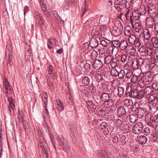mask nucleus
Masks as SVG:
<instances>
[{
	"label": "nucleus",
	"instance_id": "6ab92c4d",
	"mask_svg": "<svg viewBox=\"0 0 158 158\" xmlns=\"http://www.w3.org/2000/svg\"><path fill=\"white\" fill-rule=\"evenodd\" d=\"M107 73L104 70L101 69L100 70V73H99V78L100 81H104L105 79L107 78Z\"/></svg>",
	"mask_w": 158,
	"mask_h": 158
},
{
	"label": "nucleus",
	"instance_id": "c03bdc74",
	"mask_svg": "<svg viewBox=\"0 0 158 158\" xmlns=\"http://www.w3.org/2000/svg\"><path fill=\"white\" fill-rule=\"evenodd\" d=\"M108 18V17L107 13H105L101 15L99 18V21H100L102 22H105L106 20Z\"/></svg>",
	"mask_w": 158,
	"mask_h": 158
},
{
	"label": "nucleus",
	"instance_id": "aec40b11",
	"mask_svg": "<svg viewBox=\"0 0 158 158\" xmlns=\"http://www.w3.org/2000/svg\"><path fill=\"white\" fill-rule=\"evenodd\" d=\"M136 52L135 48L132 45H129L127 49V52L129 54L131 55H134Z\"/></svg>",
	"mask_w": 158,
	"mask_h": 158
},
{
	"label": "nucleus",
	"instance_id": "680f3d73",
	"mask_svg": "<svg viewBox=\"0 0 158 158\" xmlns=\"http://www.w3.org/2000/svg\"><path fill=\"white\" fill-rule=\"evenodd\" d=\"M88 5L86 4V1L85 2L84 6L83 7V11L81 16H82L87 12L88 8Z\"/></svg>",
	"mask_w": 158,
	"mask_h": 158
},
{
	"label": "nucleus",
	"instance_id": "052dcab7",
	"mask_svg": "<svg viewBox=\"0 0 158 158\" xmlns=\"http://www.w3.org/2000/svg\"><path fill=\"white\" fill-rule=\"evenodd\" d=\"M123 121L120 119H118L115 121V125L117 127H119L121 126Z\"/></svg>",
	"mask_w": 158,
	"mask_h": 158
},
{
	"label": "nucleus",
	"instance_id": "4be33fe9",
	"mask_svg": "<svg viewBox=\"0 0 158 158\" xmlns=\"http://www.w3.org/2000/svg\"><path fill=\"white\" fill-rule=\"evenodd\" d=\"M120 45L119 47L122 50H124L129 46L127 41L126 40H124L120 42Z\"/></svg>",
	"mask_w": 158,
	"mask_h": 158
},
{
	"label": "nucleus",
	"instance_id": "dca6fc26",
	"mask_svg": "<svg viewBox=\"0 0 158 158\" xmlns=\"http://www.w3.org/2000/svg\"><path fill=\"white\" fill-rule=\"evenodd\" d=\"M53 68L51 65L49 66L46 71V73L48 77L50 78L51 77L52 75H53L55 77H56V74H54L53 72Z\"/></svg>",
	"mask_w": 158,
	"mask_h": 158
},
{
	"label": "nucleus",
	"instance_id": "09e8293b",
	"mask_svg": "<svg viewBox=\"0 0 158 158\" xmlns=\"http://www.w3.org/2000/svg\"><path fill=\"white\" fill-rule=\"evenodd\" d=\"M157 98V95L156 94H152L148 97V100L150 102L154 101L155 99Z\"/></svg>",
	"mask_w": 158,
	"mask_h": 158
},
{
	"label": "nucleus",
	"instance_id": "864d4df0",
	"mask_svg": "<svg viewBox=\"0 0 158 158\" xmlns=\"http://www.w3.org/2000/svg\"><path fill=\"white\" fill-rule=\"evenodd\" d=\"M149 138L152 140H156L157 138V136L155 132H152V134L150 135Z\"/></svg>",
	"mask_w": 158,
	"mask_h": 158
},
{
	"label": "nucleus",
	"instance_id": "2f4dec72",
	"mask_svg": "<svg viewBox=\"0 0 158 158\" xmlns=\"http://www.w3.org/2000/svg\"><path fill=\"white\" fill-rule=\"evenodd\" d=\"M26 47H25V56H31V50L29 45L27 43H25Z\"/></svg>",
	"mask_w": 158,
	"mask_h": 158
},
{
	"label": "nucleus",
	"instance_id": "423d86ee",
	"mask_svg": "<svg viewBox=\"0 0 158 158\" xmlns=\"http://www.w3.org/2000/svg\"><path fill=\"white\" fill-rule=\"evenodd\" d=\"M143 129V125L141 122H138L136 123L132 128L133 133L138 134L142 132Z\"/></svg>",
	"mask_w": 158,
	"mask_h": 158
},
{
	"label": "nucleus",
	"instance_id": "0e129e2a",
	"mask_svg": "<svg viewBox=\"0 0 158 158\" xmlns=\"http://www.w3.org/2000/svg\"><path fill=\"white\" fill-rule=\"evenodd\" d=\"M105 51L104 48L102 49V50L99 49V58L101 57L102 58L105 57Z\"/></svg>",
	"mask_w": 158,
	"mask_h": 158
},
{
	"label": "nucleus",
	"instance_id": "79ce46f5",
	"mask_svg": "<svg viewBox=\"0 0 158 158\" xmlns=\"http://www.w3.org/2000/svg\"><path fill=\"white\" fill-rule=\"evenodd\" d=\"M89 45L91 47L94 48L97 47L98 45V41H96V40H91L89 42Z\"/></svg>",
	"mask_w": 158,
	"mask_h": 158
},
{
	"label": "nucleus",
	"instance_id": "bb28decb",
	"mask_svg": "<svg viewBox=\"0 0 158 158\" xmlns=\"http://www.w3.org/2000/svg\"><path fill=\"white\" fill-rule=\"evenodd\" d=\"M138 116L135 113L132 114L129 116L130 121L132 123H135L137 120Z\"/></svg>",
	"mask_w": 158,
	"mask_h": 158
},
{
	"label": "nucleus",
	"instance_id": "9d476101",
	"mask_svg": "<svg viewBox=\"0 0 158 158\" xmlns=\"http://www.w3.org/2000/svg\"><path fill=\"white\" fill-rule=\"evenodd\" d=\"M146 25L150 28H152L155 23L154 19L152 17H148L146 18Z\"/></svg>",
	"mask_w": 158,
	"mask_h": 158
},
{
	"label": "nucleus",
	"instance_id": "ddd939ff",
	"mask_svg": "<svg viewBox=\"0 0 158 158\" xmlns=\"http://www.w3.org/2000/svg\"><path fill=\"white\" fill-rule=\"evenodd\" d=\"M25 112L22 108H19L18 113V117L20 122H22L24 119Z\"/></svg>",
	"mask_w": 158,
	"mask_h": 158
},
{
	"label": "nucleus",
	"instance_id": "603ef678",
	"mask_svg": "<svg viewBox=\"0 0 158 158\" xmlns=\"http://www.w3.org/2000/svg\"><path fill=\"white\" fill-rule=\"evenodd\" d=\"M137 61V62L138 63V64L139 66H142L143 65L144 62V60L142 58H140L138 59H136Z\"/></svg>",
	"mask_w": 158,
	"mask_h": 158
},
{
	"label": "nucleus",
	"instance_id": "b1692460",
	"mask_svg": "<svg viewBox=\"0 0 158 158\" xmlns=\"http://www.w3.org/2000/svg\"><path fill=\"white\" fill-rule=\"evenodd\" d=\"M145 118V121L147 122V124L149 123L155 122V119L151 115V114L148 113L146 115Z\"/></svg>",
	"mask_w": 158,
	"mask_h": 158
},
{
	"label": "nucleus",
	"instance_id": "c85d7f7f",
	"mask_svg": "<svg viewBox=\"0 0 158 158\" xmlns=\"http://www.w3.org/2000/svg\"><path fill=\"white\" fill-rule=\"evenodd\" d=\"M104 106H106L107 107H112L113 106L114 104V102L112 99H109L107 101L104 102Z\"/></svg>",
	"mask_w": 158,
	"mask_h": 158
},
{
	"label": "nucleus",
	"instance_id": "412c9836",
	"mask_svg": "<svg viewBox=\"0 0 158 158\" xmlns=\"http://www.w3.org/2000/svg\"><path fill=\"white\" fill-rule=\"evenodd\" d=\"M145 112V110H144L143 108L139 107L137 110L136 112L137 113V114H136L139 118H141L144 116Z\"/></svg>",
	"mask_w": 158,
	"mask_h": 158
},
{
	"label": "nucleus",
	"instance_id": "ea45409f",
	"mask_svg": "<svg viewBox=\"0 0 158 158\" xmlns=\"http://www.w3.org/2000/svg\"><path fill=\"white\" fill-rule=\"evenodd\" d=\"M138 85L139 87H144L146 84V81L144 80L143 78L139 80L138 82Z\"/></svg>",
	"mask_w": 158,
	"mask_h": 158
},
{
	"label": "nucleus",
	"instance_id": "a211bd4d",
	"mask_svg": "<svg viewBox=\"0 0 158 158\" xmlns=\"http://www.w3.org/2000/svg\"><path fill=\"white\" fill-rule=\"evenodd\" d=\"M110 98V95L108 93L105 92L103 93L100 97L101 100L104 102L109 100Z\"/></svg>",
	"mask_w": 158,
	"mask_h": 158
},
{
	"label": "nucleus",
	"instance_id": "c756f323",
	"mask_svg": "<svg viewBox=\"0 0 158 158\" xmlns=\"http://www.w3.org/2000/svg\"><path fill=\"white\" fill-rule=\"evenodd\" d=\"M144 39L148 40L150 38V32L149 30L146 29L143 32Z\"/></svg>",
	"mask_w": 158,
	"mask_h": 158
},
{
	"label": "nucleus",
	"instance_id": "f3484780",
	"mask_svg": "<svg viewBox=\"0 0 158 158\" xmlns=\"http://www.w3.org/2000/svg\"><path fill=\"white\" fill-rule=\"evenodd\" d=\"M139 10H135L132 12V17L135 20H137L141 19H143V18L139 14V12H140Z\"/></svg>",
	"mask_w": 158,
	"mask_h": 158
},
{
	"label": "nucleus",
	"instance_id": "4468645a",
	"mask_svg": "<svg viewBox=\"0 0 158 158\" xmlns=\"http://www.w3.org/2000/svg\"><path fill=\"white\" fill-rule=\"evenodd\" d=\"M137 139L141 144H144L147 141V138L144 135H138Z\"/></svg>",
	"mask_w": 158,
	"mask_h": 158
},
{
	"label": "nucleus",
	"instance_id": "de8ad7c7",
	"mask_svg": "<svg viewBox=\"0 0 158 158\" xmlns=\"http://www.w3.org/2000/svg\"><path fill=\"white\" fill-rule=\"evenodd\" d=\"M120 42L118 40H114L111 41V44L113 46L116 48L119 47Z\"/></svg>",
	"mask_w": 158,
	"mask_h": 158
},
{
	"label": "nucleus",
	"instance_id": "1a4fd4ad",
	"mask_svg": "<svg viewBox=\"0 0 158 158\" xmlns=\"http://www.w3.org/2000/svg\"><path fill=\"white\" fill-rule=\"evenodd\" d=\"M13 57L12 49L10 45L7 46L6 50L5 60L9 63L12 60Z\"/></svg>",
	"mask_w": 158,
	"mask_h": 158
},
{
	"label": "nucleus",
	"instance_id": "72a5a7b5",
	"mask_svg": "<svg viewBox=\"0 0 158 158\" xmlns=\"http://www.w3.org/2000/svg\"><path fill=\"white\" fill-rule=\"evenodd\" d=\"M151 41L154 48H158V39L157 38L153 37L151 39Z\"/></svg>",
	"mask_w": 158,
	"mask_h": 158
},
{
	"label": "nucleus",
	"instance_id": "f257e3e1",
	"mask_svg": "<svg viewBox=\"0 0 158 158\" xmlns=\"http://www.w3.org/2000/svg\"><path fill=\"white\" fill-rule=\"evenodd\" d=\"M133 0H116L114 3V7L118 11H121L124 8L127 9L132 5Z\"/></svg>",
	"mask_w": 158,
	"mask_h": 158
},
{
	"label": "nucleus",
	"instance_id": "3c124183",
	"mask_svg": "<svg viewBox=\"0 0 158 158\" xmlns=\"http://www.w3.org/2000/svg\"><path fill=\"white\" fill-rule=\"evenodd\" d=\"M125 104L127 106H131L133 104V103L132 100L131 99H126L124 100Z\"/></svg>",
	"mask_w": 158,
	"mask_h": 158
},
{
	"label": "nucleus",
	"instance_id": "9b49d317",
	"mask_svg": "<svg viewBox=\"0 0 158 158\" xmlns=\"http://www.w3.org/2000/svg\"><path fill=\"white\" fill-rule=\"evenodd\" d=\"M152 94V90L150 86L146 87L144 90H140V95L142 98L145 95H148Z\"/></svg>",
	"mask_w": 158,
	"mask_h": 158
},
{
	"label": "nucleus",
	"instance_id": "774afa93",
	"mask_svg": "<svg viewBox=\"0 0 158 158\" xmlns=\"http://www.w3.org/2000/svg\"><path fill=\"white\" fill-rule=\"evenodd\" d=\"M126 139V136L123 135H121L119 137V140L121 142H123L124 143H126L125 140Z\"/></svg>",
	"mask_w": 158,
	"mask_h": 158
},
{
	"label": "nucleus",
	"instance_id": "f8f14e48",
	"mask_svg": "<svg viewBox=\"0 0 158 158\" xmlns=\"http://www.w3.org/2000/svg\"><path fill=\"white\" fill-rule=\"evenodd\" d=\"M42 98L43 101L44 103L45 112L46 114L45 115H43L44 116H46L48 115L49 114V112L47 109V101H48V95L46 93L43 92L42 94Z\"/></svg>",
	"mask_w": 158,
	"mask_h": 158
},
{
	"label": "nucleus",
	"instance_id": "13d9d810",
	"mask_svg": "<svg viewBox=\"0 0 158 158\" xmlns=\"http://www.w3.org/2000/svg\"><path fill=\"white\" fill-rule=\"evenodd\" d=\"M152 48H147L145 50V52L148 55L150 56L152 54Z\"/></svg>",
	"mask_w": 158,
	"mask_h": 158
},
{
	"label": "nucleus",
	"instance_id": "4d7b16f0",
	"mask_svg": "<svg viewBox=\"0 0 158 158\" xmlns=\"http://www.w3.org/2000/svg\"><path fill=\"white\" fill-rule=\"evenodd\" d=\"M34 16L36 21L43 17L40 13L37 11L34 13Z\"/></svg>",
	"mask_w": 158,
	"mask_h": 158
},
{
	"label": "nucleus",
	"instance_id": "37998d69",
	"mask_svg": "<svg viewBox=\"0 0 158 158\" xmlns=\"http://www.w3.org/2000/svg\"><path fill=\"white\" fill-rule=\"evenodd\" d=\"M113 58L112 56L110 55H108L104 57L103 60H104L105 63L106 64H109Z\"/></svg>",
	"mask_w": 158,
	"mask_h": 158
},
{
	"label": "nucleus",
	"instance_id": "473e14b6",
	"mask_svg": "<svg viewBox=\"0 0 158 158\" xmlns=\"http://www.w3.org/2000/svg\"><path fill=\"white\" fill-rule=\"evenodd\" d=\"M147 106L148 107L150 110H152V107L156 108L157 109H158V102L156 103V104H152V103H147Z\"/></svg>",
	"mask_w": 158,
	"mask_h": 158
},
{
	"label": "nucleus",
	"instance_id": "69168bd1",
	"mask_svg": "<svg viewBox=\"0 0 158 158\" xmlns=\"http://www.w3.org/2000/svg\"><path fill=\"white\" fill-rule=\"evenodd\" d=\"M105 111L107 114H111L113 113V110L110 107H107L105 109Z\"/></svg>",
	"mask_w": 158,
	"mask_h": 158
},
{
	"label": "nucleus",
	"instance_id": "e433bc0d",
	"mask_svg": "<svg viewBox=\"0 0 158 158\" xmlns=\"http://www.w3.org/2000/svg\"><path fill=\"white\" fill-rule=\"evenodd\" d=\"M121 130L125 133H127L128 132L129 130V124L127 123L124 124L122 126Z\"/></svg>",
	"mask_w": 158,
	"mask_h": 158
},
{
	"label": "nucleus",
	"instance_id": "f03ea898",
	"mask_svg": "<svg viewBox=\"0 0 158 158\" xmlns=\"http://www.w3.org/2000/svg\"><path fill=\"white\" fill-rule=\"evenodd\" d=\"M108 31H107L106 29V26L105 25H102L99 28V41L100 42V44L103 47L107 46L108 43L105 40H102L101 37L107 40L108 41L106 38L109 35V33Z\"/></svg>",
	"mask_w": 158,
	"mask_h": 158
},
{
	"label": "nucleus",
	"instance_id": "7ed1b4c3",
	"mask_svg": "<svg viewBox=\"0 0 158 158\" xmlns=\"http://www.w3.org/2000/svg\"><path fill=\"white\" fill-rule=\"evenodd\" d=\"M140 90L138 92L136 89H132L131 87H127L126 88V91L125 94V95L126 96L129 97L138 99H142L141 96L140 95Z\"/></svg>",
	"mask_w": 158,
	"mask_h": 158
},
{
	"label": "nucleus",
	"instance_id": "5fc2aeb1",
	"mask_svg": "<svg viewBox=\"0 0 158 158\" xmlns=\"http://www.w3.org/2000/svg\"><path fill=\"white\" fill-rule=\"evenodd\" d=\"M91 55L92 58L94 59L95 58V60L98 59V53L95 50L93 51L92 52Z\"/></svg>",
	"mask_w": 158,
	"mask_h": 158
},
{
	"label": "nucleus",
	"instance_id": "bf43d9fd",
	"mask_svg": "<svg viewBox=\"0 0 158 158\" xmlns=\"http://www.w3.org/2000/svg\"><path fill=\"white\" fill-rule=\"evenodd\" d=\"M143 132L145 135H150L151 134V131L149 127H145L143 130Z\"/></svg>",
	"mask_w": 158,
	"mask_h": 158
},
{
	"label": "nucleus",
	"instance_id": "cd10ccee",
	"mask_svg": "<svg viewBox=\"0 0 158 158\" xmlns=\"http://www.w3.org/2000/svg\"><path fill=\"white\" fill-rule=\"evenodd\" d=\"M56 40L55 39H50L48 40V46L49 48L53 47L56 44Z\"/></svg>",
	"mask_w": 158,
	"mask_h": 158
},
{
	"label": "nucleus",
	"instance_id": "6e6d98bb",
	"mask_svg": "<svg viewBox=\"0 0 158 158\" xmlns=\"http://www.w3.org/2000/svg\"><path fill=\"white\" fill-rule=\"evenodd\" d=\"M114 34L115 36H118L121 33V31L120 29L117 28L116 29H115L113 31Z\"/></svg>",
	"mask_w": 158,
	"mask_h": 158
},
{
	"label": "nucleus",
	"instance_id": "49530a36",
	"mask_svg": "<svg viewBox=\"0 0 158 158\" xmlns=\"http://www.w3.org/2000/svg\"><path fill=\"white\" fill-rule=\"evenodd\" d=\"M118 59L116 58H113L110 63V65L112 68L116 67L117 65Z\"/></svg>",
	"mask_w": 158,
	"mask_h": 158
},
{
	"label": "nucleus",
	"instance_id": "7c9ffc66",
	"mask_svg": "<svg viewBox=\"0 0 158 158\" xmlns=\"http://www.w3.org/2000/svg\"><path fill=\"white\" fill-rule=\"evenodd\" d=\"M36 21H38V23L40 25V28L41 29H43L46 26V23H45V20L44 19L43 17H42L40 19L37 20Z\"/></svg>",
	"mask_w": 158,
	"mask_h": 158
},
{
	"label": "nucleus",
	"instance_id": "393cba45",
	"mask_svg": "<svg viewBox=\"0 0 158 158\" xmlns=\"http://www.w3.org/2000/svg\"><path fill=\"white\" fill-rule=\"evenodd\" d=\"M126 113L125 108L123 106H121L117 109V114L119 116L124 115Z\"/></svg>",
	"mask_w": 158,
	"mask_h": 158
},
{
	"label": "nucleus",
	"instance_id": "4c0bfd02",
	"mask_svg": "<svg viewBox=\"0 0 158 158\" xmlns=\"http://www.w3.org/2000/svg\"><path fill=\"white\" fill-rule=\"evenodd\" d=\"M140 10V12H139V14L142 17V18H143L144 17H145V15L146 13V11L145 10V8L144 7H140L137 10Z\"/></svg>",
	"mask_w": 158,
	"mask_h": 158
},
{
	"label": "nucleus",
	"instance_id": "39448f33",
	"mask_svg": "<svg viewBox=\"0 0 158 158\" xmlns=\"http://www.w3.org/2000/svg\"><path fill=\"white\" fill-rule=\"evenodd\" d=\"M57 139L59 144L64 150L66 151L67 150L69 149V146L68 144L67 140L62 135L58 136Z\"/></svg>",
	"mask_w": 158,
	"mask_h": 158
},
{
	"label": "nucleus",
	"instance_id": "0eeeda50",
	"mask_svg": "<svg viewBox=\"0 0 158 158\" xmlns=\"http://www.w3.org/2000/svg\"><path fill=\"white\" fill-rule=\"evenodd\" d=\"M148 11L151 17L154 18L155 19H158V12L155 5L149 6Z\"/></svg>",
	"mask_w": 158,
	"mask_h": 158
},
{
	"label": "nucleus",
	"instance_id": "e2e57ef3",
	"mask_svg": "<svg viewBox=\"0 0 158 158\" xmlns=\"http://www.w3.org/2000/svg\"><path fill=\"white\" fill-rule=\"evenodd\" d=\"M138 104L135 102L133 104L132 106L131 107V110L133 111H137V109H138L137 106H136L137 105H138Z\"/></svg>",
	"mask_w": 158,
	"mask_h": 158
},
{
	"label": "nucleus",
	"instance_id": "58836bf2",
	"mask_svg": "<svg viewBox=\"0 0 158 158\" xmlns=\"http://www.w3.org/2000/svg\"><path fill=\"white\" fill-rule=\"evenodd\" d=\"M8 100L10 104L9 106L11 107L12 110H14L15 108V104L13 99L12 98H8Z\"/></svg>",
	"mask_w": 158,
	"mask_h": 158
},
{
	"label": "nucleus",
	"instance_id": "a18cd8bd",
	"mask_svg": "<svg viewBox=\"0 0 158 158\" xmlns=\"http://www.w3.org/2000/svg\"><path fill=\"white\" fill-rule=\"evenodd\" d=\"M118 95L119 96L121 97L123 96L124 93V89L122 87H119L118 89Z\"/></svg>",
	"mask_w": 158,
	"mask_h": 158
},
{
	"label": "nucleus",
	"instance_id": "8fccbe9b",
	"mask_svg": "<svg viewBox=\"0 0 158 158\" xmlns=\"http://www.w3.org/2000/svg\"><path fill=\"white\" fill-rule=\"evenodd\" d=\"M93 66L97 70L99 69V59L95 60L93 64Z\"/></svg>",
	"mask_w": 158,
	"mask_h": 158
},
{
	"label": "nucleus",
	"instance_id": "c9c22d12",
	"mask_svg": "<svg viewBox=\"0 0 158 158\" xmlns=\"http://www.w3.org/2000/svg\"><path fill=\"white\" fill-rule=\"evenodd\" d=\"M131 65L132 68L134 69H138L139 66L136 59H134L132 60Z\"/></svg>",
	"mask_w": 158,
	"mask_h": 158
},
{
	"label": "nucleus",
	"instance_id": "2eb2a0df",
	"mask_svg": "<svg viewBox=\"0 0 158 158\" xmlns=\"http://www.w3.org/2000/svg\"><path fill=\"white\" fill-rule=\"evenodd\" d=\"M56 109L59 111H61L64 109V105L60 100L56 101Z\"/></svg>",
	"mask_w": 158,
	"mask_h": 158
},
{
	"label": "nucleus",
	"instance_id": "a19ab883",
	"mask_svg": "<svg viewBox=\"0 0 158 158\" xmlns=\"http://www.w3.org/2000/svg\"><path fill=\"white\" fill-rule=\"evenodd\" d=\"M118 76L119 79H123L126 75V73L125 71L123 70H120L119 72H118Z\"/></svg>",
	"mask_w": 158,
	"mask_h": 158
},
{
	"label": "nucleus",
	"instance_id": "f704fd0d",
	"mask_svg": "<svg viewBox=\"0 0 158 158\" xmlns=\"http://www.w3.org/2000/svg\"><path fill=\"white\" fill-rule=\"evenodd\" d=\"M90 80L88 77H84L82 81L81 82L82 84L84 85L88 86L89 84Z\"/></svg>",
	"mask_w": 158,
	"mask_h": 158
},
{
	"label": "nucleus",
	"instance_id": "338daca9",
	"mask_svg": "<svg viewBox=\"0 0 158 158\" xmlns=\"http://www.w3.org/2000/svg\"><path fill=\"white\" fill-rule=\"evenodd\" d=\"M118 71L116 70V69H112L111 71V74L114 77L117 76L118 75V74L117 73H118Z\"/></svg>",
	"mask_w": 158,
	"mask_h": 158
},
{
	"label": "nucleus",
	"instance_id": "a878e982",
	"mask_svg": "<svg viewBox=\"0 0 158 158\" xmlns=\"http://www.w3.org/2000/svg\"><path fill=\"white\" fill-rule=\"evenodd\" d=\"M144 77L145 81L148 82H151L153 80V76L150 73H146Z\"/></svg>",
	"mask_w": 158,
	"mask_h": 158
},
{
	"label": "nucleus",
	"instance_id": "20e7f679",
	"mask_svg": "<svg viewBox=\"0 0 158 158\" xmlns=\"http://www.w3.org/2000/svg\"><path fill=\"white\" fill-rule=\"evenodd\" d=\"M40 2L43 13L47 17H50V16L51 10L49 9L48 5L46 4V1L44 0H40Z\"/></svg>",
	"mask_w": 158,
	"mask_h": 158
},
{
	"label": "nucleus",
	"instance_id": "5701e85b",
	"mask_svg": "<svg viewBox=\"0 0 158 158\" xmlns=\"http://www.w3.org/2000/svg\"><path fill=\"white\" fill-rule=\"evenodd\" d=\"M145 118V121L147 122V124L149 123L155 122V119L151 115V114L148 113L146 115Z\"/></svg>",
	"mask_w": 158,
	"mask_h": 158
},
{
	"label": "nucleus",
	"instance_id": "6e6552de",
	"mask_svg": "<svg viewBox=\"0 0 158 158\" xmlns=\"http://www.w3.org/2000/svg\"><path fill=\"white\" fill-rule=\"evenodd\" d=\"M128 41L132 45L134 44L135 47L138 48L140 45V43L138 38L134 35L130 36L128 38Z\"/></svg>",
	"mask_w": 158,
	"mask_h": 158
}]
</instances>
